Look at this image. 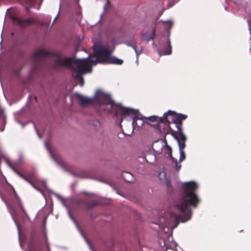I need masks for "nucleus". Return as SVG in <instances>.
<instances>
[{"label":"nucleus","instance_id":"1","mask_svg":"<svg viewBox=\"0 0 251 251\" xmlns=\"http://www.w3.org/2000/svg\"><path fill=\"white\" fill-rule=\"evenodd\" d=\"M93 49L96 56L95 59L88 60L91 57V53H89L86 58L76 59L74 61L71 57H62L55 55L54 65L55 67H65L71 69L72 63H74L77 66L78 72L73 71V76L78 79L79 85L83 87L84 79L82 75L91 72L93 66L96 65L97 63H104L121 65L123 62L122 60L111 55L113 49H111L108 44L95 43Z\"/></svg>","mask_w":251,"mask_h":251},{"label":"nucleus","instance_id":"2","mask_svg":"<svg viewBox=\"0 0 251 251\" xmlns=\"http://www.w3.org/2000/svg\"><path fill=\"white\" fill-rule=\"evenodd\" d=\"M183 192L178 203L176 205V209L179 212L177 214L172 212V216H174L176 227L179 222L184 223L191 218L192 211L191 207H196L199 202L195 193L198 185L193 181L184 183Z\"/></svg>","mask_w":251,"mask_h":251},{"label":"nucleus","instance_id":"3","mask_svg":"<svg viewBox=\"0 0 251 251\" xmlns=\"http://www.w3.org/2000/svg\"><path fill=\"white\" fill-rule=\"evenodd\" d=\"M121 107L123 109L121 120V121H123V118L126 116H133L132 126L133 129H134L136 127L140 128L143 126L144 123L143 118L149 120L151 122H156L157 123L166 122L169 123L170 119L169 118L170 117L171 120L172 121L173 116H174L175 113H176L175 112L169 110L164 113L163 118L158 117L155 116H152L149 117H142L141 118H139L136 116L137 113L138 112V110H135L132 108L124 107L123 106H121Z\"/></svg>","mask_w":251,"mask_h":251},{"label":"nucleus","instance_id":"4","mask_svg":"<svg viewBox=\"0 0 251 251\" xmlns=\"http://www.w3.org/2000/svg\"><path fill=\"white\" fill-rule=\"evenodd\" d=\"M187 118V115L182 114L175 113L172 118V122L175 124L177 130L174 131L173 136L175 139L177 141L180 157L179 159V163L183 161L186 157L184 149L185 148V142L186 141V137L183 133L182 130V121Z\"/></svg>","mask_w":251,"mask_h":251},{"label":"nucleus","instance_id":"5","mask_svg":"<svg viewBox=\"0 0 251 251\" xmlns=\"http://www.w3.org/2000/svg\"><path fill=\"white\" fill-rule=\"evenodd\" d=\"M95 98L96 99V102L100 110L108 113L111 111L115 106H117L121 110V113L123 112V109L121 107L123 106L121 103H116L112 100L110 95L101 91H98L95 95Z\"/></svg>","mask_w":251,"mask_h":251},{"label":"nucleus","instance_id":"6","mask_svg":"<svg viewBox=\"0 0 251 251\" xmlns=\"http://www.w3.org/2000/svg\"><path fill=\"white\" fill-rule=\"evenodd\" d=\"M23 161V157L22 154L20 155L19 156V159L18 161H15L13 163H10L7 160H6L7 164L8 166L12 169V170L17 175H18L20 177L22 178L25 179L26 181L28 182L29 184L31 185V186L36 189L37 190L40 192L42 195H43V192L38 187L35 186V185L32 182V181L34 180L35 176L34 175L27 174L26 176H24L22 173L18 172L16 169L15 167L18 166L21 162H22Z\"/></svg>","mask_w":251,"mask_h":251},{"label":"nucleus","instance_id":"7","mask_svg":"<svg viewBox=\"0 0 251 251\" xmlns=\"http://www.w3.org/2000/svg\"><path fill=\"white\" fill-rule=\"evenodd\" d=\"M166 139H159L153 142L152 144V149L154 151L152 154H148L147 156L152 155L153 157V159L155 160L156 158V154H161L162 152L163 146L166 145Z\"/></svg>","mask_w":251,"mask_h":251},{"label":"nucleus","instance_id":"8","mask_svg":"<svg viewBox=\"0 0 251 251\" xmlns=\"http://www.w3.org/2000/svg\"><path fill=\"white\" fill-rule=\"evenodd\" d=\"M53 194L56 196V197L59 200H60L61 201L63 202V205L67 209V210H68V215L69 216V217L73 221V222L74 223V224H75L76 227H77V229L78 230V231H79L80 233L81 234V235H82V236L84 238V239H85V241L89 245H90L88 240L87 239V238H86V237L85 236V235H84V234L83 233V232L81 231V230L80 229V228L78 227V226L77 225V222L75 220V219L73 217L71 213V211L70 210V209H69V208L68 207L67 205L66 204H65V203L63 201V199L62 198V197L59 195H58L57 194H55V193H53Z\"/></svg>","mask_w":251,"mask_h":251},{"label":"nucleus","instance_id":"9","mask_svg":"<svg viewBox=\"0 0 251 251\" xmlns=\"http://www.w3.org/2000/svg\"><path fill=\"white\" fill-rule=\"evenodd\" d=\"M12 20L21 27H25L34 22L32 18H27L22 20L19 18L13 17Z\"/></svg>","mask_w":251,"mask_h":251},{"label":"nucleus","instance_id":"10","mask_svg":"<svg viewBox=\"0 0 251 251\" xmlns=\"http://www.w3.org/2000/svg\"><path fill=\"white\" fill-rule=\"evenodd\" d=\"M50 53L42 50H37L33 54V59L34 61H40L49 56Z\"/></svg>","mask_w":251,"mask_h":251},{"label":"nucleus","instance_id":"11","mask_svg":"<svg viewBox=\"0 0 251 251\" xmlns=\"http://www.w3.org/2000/svg\"><path fill=\"white\" fill-rule=\"evenodd\" d=\"M75 96L79 98V104L81 106H86L91 104L93 101H96V99L95 97L94 98H88L78 94V93H76L75 94Z\"/></svg>","mask_w":251,"mask_h":251},{"label":"nucleus","instance_id":"12","mask_svg":"<svg viewBox=\"0 0 251 251\" xmlns=\"http://www.w3.org/2000/svg\"><path fill=\"white\" fill-rule=\"evenodd\" d=\"M2 201L5 202V204L6 205V206L8 208V211H9V213H10V215L12 217V218L13 219V220L18 228V232H19V242H20V229H19V225L18 224V223H17L16 219V211L13 207H11L9 205V204L7 203V202L6 201L4 200L3 199H2Z\"/></svg>","mask_w":251,"mask_h":251},{"label":"nucleus","instance_id":"13","mask_svg":"<svg viewBox=\"0 0 251 251\" xmlns=\"http://www.w3.org/2000/svg\"><path fill=\"white\" fill-rule=\"evenodd\" d=\"M158 53L160 56L170 55L172 53L171 42L169 38L167 39L165 48L163 50H158Z\"/></svg>","mask_w":251,"mask_h":251},{"label":"nucleus","instance_id":"14","mask_svg":"<svg viewBox=\"0 0 251 251\" xmlns=\"http://www.w3.org/2000/svg\"><path fill=\"white\" fill-rule=\"evenodd\" d=\"M155 36V31L154 29H152L151 34L148 32H145L142 34V40L146 42H148L151 40H153Z\"/></svg>","mask_w":251,"mask_h":251},{"label":"nucleus","instance_id":"15","mask_svg":"<svg viewBox=\"0 0 251 251\" xmlns=\"http://www.w3.org/2000/svg\"><path fill=\"white\" fill-rule=\"evenodd\" d=\"M45 146L46 149L48 150L51 158L55 162V163L58 165H59L60 167H61L63 169H64L65 171H67V169L58 161V160L56 158H55L54 156L53 153H52V152L50 148L49 145L48 144V143L46 142H45Z\"/></svg>","mask_w":251,"mask_h":251},{"label":"nucleus","instance_id":"16","mask_svg":"<svg viewBox=\"0 0 251 251\" xmlns=\"http://www.w3.org/2000/svg\"><path fill=\"white\" fill-rule=\"evenodd\" d=\"M172 153V150L170 146H168L167 142L166 141V145L163 146L162 152L161 154H164L166 157H169V156H171Z\"/></svg>","mask_w":251,"mask_h":251},{"label":"nucleus","instance_id":"17","mask_svg":"<svg viewBox=\"0 0 251 251\" xmlns=\"http://www.w3.org/2000/svg\"><path fill=\"white\" fill-rule=\"evenodd\" d=\"M122 177L124 180L127 182H131L134 180V178L132 174L127 172H124L123 173Z\"/></svg>","mask_w":251,"mask_h":251},{"label":"nucleus","instance_id":"18","mask_svg":"<svg viewBox=\"0 0 251 251\" xmlns=\"http://www.w3.org/2000/svg\"><path fill=\"white\" fill-rule=\"evenodd\" d=\"M168 158H170V159L171 160L172 162L173 163H175L176 170L177 171H179L181 167V164L179 163V161L178 162L177 159L175 158L172 156V153L171 154V156H169Z\"/></svg>","mask_w":251,"mask_h":251},{"label":"nucleus","instance_id":"19","mask_svg":"<svg viewBox=\"0 0 251 251\" xmlns=\"http://www.w3.org/2000/svg\"><path fill=\"white\" fill-rule=\"evenodd\" d=\"M124 43L127 46L132 47V49L134 48V47H135V46L134 44L133 40L132 39L125 41Z\"/></svg>","mask_w":251,"mask_h":251},{"label":"nucleus","instance_id":"20","mask_svg":"<svg viewBox=\"0 0 251 251\" xmlns=\"http://www.w3.org/2000/svg\"><path fill=\"white\" fill-rule=\"evenodd\" d=\"M133 49L135 51V52L136 53V58H137V60H138L139 59V56L140 55V54H141V53L142 52V48H140V49L139 50H137L136 46L134 47V48H133Z\"/></svg>","mask_w":251,"mask_h":251},{"label":"nucleus","instance_id":"21","mask_svg":"<svg viewBox=\"0 0 251 251\" xmlns=\"http://www.w3.org/2000/svg\"><path fill=\"white\" fill-rule=\"evenodd\" d=\"M33 125H34V127L35 130V131H36V133H37V135H38V137H39L40 138H41V135L40 134V133H39V132H38V131L37 129L36 128V126H35V124H34V123H33Z\"/></svg>","mask_w":251,"mask_h":251},{"label":"nucleus","instance_id":"22","mask_svg":"<svg viewBox=\"0 0 251 251\" xmlns=\"http://www.w3.org/2000/svg\"><path fill=\"white\" fill-rule=\"evenodd\" d=\"M165 23H168L169 24V25H170V27H169V29H171V28L172 27V25H173V22L171 21H165Z\"/></svg>","mask_w":251,"mask_h":251},{"label":"nucleus","instance_id":"23","mask_svg":"<svg viewBox=\"0 0 251 251\" xmlns=\"http://www.w3.org/2000/svg\"><path fill=\"white\" fill-rule=\"evenodd\" d=\"M166 184L168 187H172L171 183L169 180H166Z\"/></svg>","mask_w":251,"mask_h":251},{"label":"nucleus","instance_id":"24","mask_svg":"<svg viewBox=\"0 0 251 251\" xmlns=\"http://www.w3.org/2000/svg\"><path fill=\"white\" fill-rule=\"evenodd\" d=\"M61 5V4H60V5ZM60 6L59 7V11L58 12V14L57 15H56V16L55 17L53 21V23L55 21V20L56 19L57 17H58L59 14V12H60Z\"/></svg>","mask_w":251,"mask_h":251},{"label":"nucleus","instance_id":"25","mask_svg":"<svg viewBox=\"0 0 251 251\" xmlns=\"http://www.w3.org/2000/svg\"><path fill=\"white\" fill-rule=\"evenodd\" d=\"M42 182H43V185L45 187V188L46 189L47 188V186H46V181H43Z\"/></svg>","mask_w":251,"mask_h":251},{"label":"nucleus","instance_id":"26","mask_svg":"<svg viewBox=\"0 0 251 251\" xmlns=\"http://www.w3.org/2000/svg\"><path fill=\"white\" fill-rule=\"evenodd\" d=\"M47 219V216H46L44 217V221H43V222H44V224H46Z\"/></svg>","mask_w":251,"mask_h":251},{"label":"nucleus","instance_id":"27","mask_svg":"<svg viewBox=\"0 0 251 251\" xmlns=\"http://www.w3.org/2000/svg\"><path fill=\"white\" fill-rule=\"evenodd\" d=\"M108 4H109V1H108V0H107V2H106V3L104 6V9H105L107 5H108Z\"/></svg>","mask_w":251,"mask_h":251},{"label":"nucleus","instance_id":"28","mask_svg":"<svg viewBox=\"0 0 251 251\" xmlns=\"http://www.w3.org/2000/svg\"><path fill=\"white\" fill-rule=\"evenodd\" d=\"M173 4H173V3L170 2V3H169L168 4V7H172V6L173 5Z\"/></svg>","mask_w":251,"mask_h":251},{"label":"nucleus","instance_id":"29","mask_svg":"<svg viewBox=\"0 0 251 251\" xmlns=\"http://www.w3.org/2000/svg\"><path fill=\"white\" fill-rule=\"evenodd\" d=\"M25 10H26L27 11H29V9L27 7H25Z\"/></svg>","mask_w":251,"mask_h":251},{"label":"nucleus","instance_id":"30","mask_svg":"<svg viewBox=\"0 0 251 251\" xmlns=\"http://www.w3.org/2000/svg\"><path fill=\"white\" fill-rule=\"evenodd\" d=\"M4 130V127L0 128V131H3Z\"/></svg>","mask_w":251,"mask_h":251},{"label":"nucleus","instance_id":"31","mask_svg":"<svg viewBox=\"0 0 251 251\" xmlns=\"http://www.w3.org/2000/svg\"><path fill=\"white\" fill-rule=\"evenodd\" d=\"M104 12H103L102 14H101V15H100V20H101V17H102L103 15L104 14Z\"/></svg>","mask_w":251,"mask_h":251},{"label":"nucleus","instance_id":"32","mask_svg":"<svg viewBox=\"0 0 251 251\" xmlns=\"http://www.w3.org/2000/svg\"><path fill=\"white\" fill-rule=\"evenodd\" d=\"M115 115L116 117H117L118 116V112H116Z\"/></svg>","mask_w":251,"mask_h":251},{"label":"nucleus","instance_id":"33","mask_svg":"<svg viewBox=\"0 0 251 251\" xmlns=\"http://www.w3.org/2000/svg\"><path fill=\"white\" fill-rule=\"evenodd\" d=\"M48 251H50V247L48 245Z\"/></svg>","mask_w":251,"mask_h":251},{"label":"nucleus","instance_id":"34","mask_svg":"<svg viewBox=\"0 0 251 251\" xmlns=\"http://www.w3.org/2000/svg\"><path fill=\"white\" fill-rule=\"evenodd\" d=\"M82 193H83V194H85V195H88V194H89L88 193H87L84 192H82Z\"/></svg>","mask_w":251,"mask_h":251},{"label":"nucleus","instance_id":"35","mask_svg":"<svg viewBox=\"0 0 251 251\" xmlns=\"http://www.w3.org/2000/svg\"><path fill=\"white\" fill-rule=\"evenodd\" d=\"M152 45L154 47H156V45L154 44V42H152Z\"/></svg>","mask_w":251,"mask_h":251},{"label":"nucleus","instance_id":"36","mask_svg":"<svg viewBox=\"0 0 251 251\" xmlns=\"http://www.w3.org/2000/svg\"><path fill=\"white\" fill-rule=\"evenodd\" d=\"M136 63H138V60H137V58H136Z\"/></svg>","mask_w":251,"mask_h":251},{"label":"nucleus","instance_id":"37","mask_svg":"<svg viewBox=\"0 0 251 251\" xmlns=\"http://www.w3.org/2000/svg\"><path fill=\"white\" fill-rule=\"evenodd\" d=\"M93 205H96V202H94Z\"/></svg>","mask_w":251,"mask_h":251},{"label":"nucleus","instance_id":"38","mask_svg":"<svg viewBox=\"0 0 251 251\" xmlns=\"http://www.w3.org/2000/svg\"><path fill=\"white\" fill-rule=\"evenodd\" d=\"M93 251H94L93 250Z\"/></svg>","mask_w":251,"mask_h":251}]
</instances>
